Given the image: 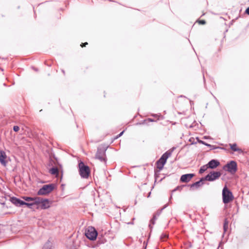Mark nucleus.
<instances>
[{
    "mask_svg": "<svg viewBox=\"0 0 249 249\" xmlns=\"http://www.w3.org/2000/svg\"><path fill=\"white\" fill-rule=\"evenodd\" d=\"M204 181H205L204 178H201L199 181H196L192 184L188 185V186L190 187L191 190H194V188L197 189L203 184V182Z\"/></svg>",
    "mask_w": 249,
    "mask_h": 249,
    "instance_id": "9b49d317",
    "label": "nucleus"
},
{
    "mask_svg": "<svg viewBox=\"0 0 249 249\" xmlns=\"http://www.w3.org/2000/svg\"><path fill=\"white\" fill-rule=\"evenodd\" d=\"M56 184L54 183H50L45 184L39 189L37 192L38 196H45L49 194L56 187Z\"/></svg>",
    "mask_w": 249,
    "mask_h": 249,
    "instance_id": "f257e3e1",
    "label": "nucleus"
},
{
    "mask_svg": "<svg viewBox=\"0 0 249 249\" xmlns=\"http://www.w3.org/2000/svg\"><path fill=\"white\" fill-rule=\"evenodd\" d=\"M233 199V195L227 186H225L222 190V199L224 204H228Z\"/></svg>",
    "mask_w": 249,
    "mask_h": 249,
    "instance_id": "7ed1b4c3",
    "label": "nucleus"
},
{
    "mask_svg": "<svg viewBox=\"0 0 249 249\" xmlns=\"http://www.w3.org/2000/svg\"><path fill=\"white\" fill-rule=\"evenodd\" d=\"M209 168L207 164L203 165L201 166L199 170V174L203 173L205 171H206Z\"/></svg>",
    "mask_w": 249,
    "mask_h": 249,
    "instance_id": "6ab92c4d",
    "label": "nucleus"
},
{
    "mask_svg": "<svg viewBox=\"0 0 249 249\" xmlns=\"http://www.w3.org/2000/svg\"><path fill=\"white\" fill-rule=\"evenodd\" d=\"M148 121L149 122H154L155 120L151 118H148L147 120H144V122Z\"/></svg>",
    "mask_w": 249,
    "mask_h": 249,
    "instance_id": "c756f323",
    "label": "nucleus"
},
{
    "mask_svg": "<svg viewBox=\"0 0 249 249\" xmlns=\"http://www.w3.org/2000/svg\"><path fill=\"white\" fill-rule=\"evenodd\" d=\"M149 226L150 228H152V227H151V224H150L149 225Z\"/></svg>",
    "mask_w": 249,
    "mask_h": 249,
    "instance_id": "58836bf2",
    "label": "nucleus"
},
{
    "mask_svg": "<svg viewBox=\"0 0 249 249\" xmlns=\"http://www.w3.org/2000/svg\"><path fill=\"white\" fill-rule=\"evenodd\" d=\"M43 198L40 197H34L33 198V203L36 205H37V206H39L42 200H43Z\"/></svg>",
    "mask_w": 249,
    "mask_h": 249,
    "instance_id": "4468645a",
    "label": "nucleus"
},
{
    "mask_svg": "<svg viewBox=\"0 0 249 249\" xmlns=\"http://www.w3.org/2000/svg\"><path fill=\"white\" fill-rule=\"evenodd\" d=\"M228 228V221L227 219H225L223 225V230L224 232H225Z\"/></svg>",
    "mask_w": 249,
    "mask_h": 249,
    "instance_id": "412c9836",
    "label": "nucleus"
},
{
    "mask_svg": "<svg viewBox=\"0 0 249 249\" xmlns=\"http://www.w3.org/2000/svg\"><path fill=\"white\" fill-rule=\"evenodd\" d=\"M168 238V234L167 233H162L160 236V239L162 241H164Z\"/></svg>",
    "mask_w": 249,
    "mask_h": 249,
    "instance_id": "aec40b11",
    "label": "nucleus"
},
{
    "mask_svg": "<svg viewBox=\"0 0 249 249\" xmlns=\"http://www.w3.org/2000/svg\"><path fill=\"white\" fill-rule=\"evenodd\" d=\"M156 163L157 164V168L160 170H161L163 169L164 166H162V164H161L160 163H158V161H157Z\"/></svg>",
    "mask_w": 249,
    "mask_h": 249,
    "instance_id": "393cba45",
    "label": "nucleus"
},
{
    "mask_svg": "<svg viewBox=\"0 0 249 249\" xmlns=\"http://www.w3.org/2000/svg\"><path fill=\"white\" fill-rule=\"evenodd\" d=\"M52 243L49 241L45 243L43 247V249H53L52 248Z\"/></svg>",
    "mask_w": 249,
    "mask_h": 249,
    "instance_id": "a211bd4d",
    "label": "nucleus"
},
{
    "mask_svg": "<svg viewBox=\"0 0 249 249\" xmlns=\"http://www.w3.org/2000/svg\"><path fill=\"white\" fill-rule=\"evenodd\" d=\"M166 207V206H165L161 210L160 212H157L156 214H155L154 215H156V218L159 216L160 214V212L163 209H164L165 207Z\"/></svg>",
    "mask_w": 249,
    "mask_h": 249,
    "instance_id": "c85d7f7f",
    "label": "nucleus"
},
{
    "mask_svg": "<svg viewBox=\"0 0 249 249\" xmlns=\"http://www.w3.org/2000/svg\"><path fill=\"white\" fill-rule=\"evenodd\" d=\"M25 204V202L24 201L22 200L19 199V207L21 206H22V205H24Z\"/></svg>",
    "mask_w": 249,
    "mask_h": 249,
    "instance_id": "bb28decb",
    "label": "nucleus"
},
{
    "mask_svg": "<svg viewBox=\"0 0 249 249\" xmlns=\"http://www.w3.org/2000/svg\"><path fill=\"white\" fill-rule=\"evenodd\" d=\"M49 173L53 175H58L59 174L58 169L56 167H53L49 170Z\"/></svg>",
    "mask_w": 249,
    "mask_h": 249,
    "instance_id": "2eb2a0df",
    "label": "nucleus"
},
{
    "mask_svg": "<svg viewBox=\"0 0 249 249\" xmlns=\"http://www.w3.org/2000/svg\"><path fill=\"white\" fill-rule=\"evenodd\" d=\"M175 148H172V150H168L165 152L157 161L158 163L162 164V166H164L166 162L167 159L171 155L172 152L174 150Z\"/></svg>",
    "mask_w": 249,
    "mask_h": 249,
    "instance_id": "6e6552de",
    "label": "nucleus"
},
{
    "mask_svg": "<svg viewBox=\"0 0 249 249\" xmlns=\"http://www.w3.org/2000/svg\"><path fill=\"white\" fill-rule=\"evenodd\" d=\"M178 188H179V187H177L176 189H175L173 190V191H176L177 190H178Z\"/></svg>",
    "mask_w": 249,
    "mask_h": 249,
    "instance_id": "e433bc0d",
    "label": "nucleus"
},
{
    "mask_svg": "<svg viewBox=\"0 0 249 249\" xmlns=\"http://www.w3.org/2000/svg\"><path fill=\"white\" fill-rule=\"evenodd\" d=\"M199 22L200 24H203V25H204L206 23V21L204 20H200L199 21Z\"/></svg>",
    "mask_w": 249,
    "mask_h": 249,
    "instance_id": "7c9ffc66",
    "label": "nucleus"
},
{
    "mask_svg": "<svg viewBox=\"0 0 249 249\" xmlns=\"http://www.w3.org/2000/svg\"><path fill=\"white\" fill-rule=\"evenodd\" d=\"M224 169L231 174H234L237 170V163L235 161L231 160L224 166Z\"/></svg>",
    "mask_w": 249,
    "mask_h": 249,
    "instance_id": "423d86ee",
    "label": "nucleus"
},
{
    "mask_svg": "<svg viewBox=\"0 0 249 249\" xmlns=\"http://www.w3.org/2000/svg\"><path fill=\"white\" fill-rule=\"evenodd\" d=\"M24 205L27 206L29 208L32 209V206H34V204L33 203V202H31V203H28V202H25V204Z\"/></svg>",
    "mask_w": 249,
    "mask_h": 249,
    "instance_id": "b1692460",
    "label": "nucleus"
},
{
    "mask_svg": "<svg viewBox=\"0 0 249 249\" xmlns=\"http://www.w3.org/2000/svg\"><path fill=\"white\" fill-rule=\"evenodd\" d=\"M198 142L200 143H201V144H203L208 147H212L213 146H212L211 144H209V143H206V142H205L204 141H203L202 140H198Z\"/></svg>",
    "mask_w": 249,
    "mask_h": 249,
    "instance_id": "5701e85b",
    "label": "nucleus"
},
{
    "mask_svg": "<svg viewBox=\"0 0 249 249\" xmlns=\"http://www.w3.org/2000/svg\"><path fill=\"white\" fill-rule=\"evenodd\" d=\"M6 155L5 152L3 150H0V162L4 166L6 165L7 162L5 161Z\"/></svg>",
    "mask_w": 249,
    "mask_h": 249,
    "instance_id": "ddd939ff",
    "label": "nucleus"
},
{
    "mask_svg": "<svg viewBox=\"0 0 249 249\" xmlns=\"http://www.w3.org/2000/svg\"><path fill=\"white\" fill-rule=\"evenodd\" d=\"M221 173L219 171H211L207 175L204 177L205 180L213 181L218 179L221 176Z\"/></svg>",
    "mask_w": 249,
    "mask_h": 249,
    "instance_id": "39448f33",
    "label": "nucleus"
},
{
    "mask_svg": "<svg viewBox=\"0 0 249 249\" xmlns=\"http://www.w3.org/2000/svg\"><path fill=\"white\" fill-rule=\"evenodd\" d=\"M50 207V201L48 199L43 198L40 203V205L37 206V209H41L45 210L49 208Z\"/></svg>",
    "mask_w": 249,
    "mask_h": 249,
    "instance_id": "1a4fd4ad",
    "label": "nucleus"
},
{
    "mask_svg": "<svg viewBox=\"0 0 249 249\" xmlns=\"http://www.w3.org/2000/svg\"><path fill=\"white\" fill-rule=\"evenodd\" d=\"M87 44H88V43H87V42H85V43H82V44H81V47H83L86 46V45H87Z\"/></svg>",
    "mask_w": 249,
    "mask_h": 249,
    "instance_id": "72a5a7b5",
    "label": "nucleus"
},
{
    "mask_svg": "<svg viewBox=\"0 0 249 249\" xmlns=\"http://www.w3.org/2000/svg\"><path fill=\"white\" fill-rule=\"evenodd\" d=\"M19 198H17L16 197H12L11 200L12 203L17 207H19Z\"/></svg>",
    "mask_w": 249,
    "mask_h": 249,
    "instance_id": "f3484780",
    "label": "nucleus"
},
{
    "mask_svg": "<svg viewBox=\"0 0 249 249\" xmlns=\"http://www.w3.org/2000/svg\"><path fill=\"white\" fill-rule=\"evenodd\" d=\"M245 13H246L247 14H248V15H249V7H248V8L246 9V11H245Z\"/></svg>",
    "mask_w": 249,
    "mask_h": 249,
    "instance_id": "473e14b6",
    "label": "nucleus"
},
{
    "mask_svg": "<svg viewBox=\"0 0 249 249\" xmlns=\"http://www.w3.org/2000/svg\"><path fill=\"white\" fill-rule=\"evenodd\" d=\"M124 132V131H122V132H121L119 134H118V135L117 136V137H116V139H117V138H118L119 137H121V136L123 134Z\"/></svg>",
    "mask_w": 249,
    "mask_h": 249,
    "instance_id": "2f4dec72",
    "label": "nucleus"
},
{
    "mask_svg": "<svg viewBox=\"0 0 249 249\" xmlns=\"http://www.w3.org/2000/svg\"><path fill=\"white\" fill-rule=\"evenodd\" d=\"M19 129V126L18 125H15L13 127V130L15 132H18Z\"/></svg>",
    "mask_w": 249,
    "mask_h": 249,
    "instance_id": "cd10ccee",
    "label": "nucleus"
},
{
    "mask_svg": "<svg viewBox=\"0 0 249 249\" xmlns=\"http://www.w3.org/2000/svg\"><path fill=\"white\" fill-rule=\"evenodd\" d=\"M230 145L231 149L233 151H238L240 153L242 152L241 149L237 147V145L236 143L230 144Z\"/></svg>",
    "mask_w": 249,
    "mask_h": 249,
    "instance_id": "dca6fc26",
    "label": "nucleus"
},
{
    "mask_svg": "<svg viewBox=\"0 0 249 249\" xmlns=\"http://www.w3.org/2000/svg\"><path fill=\"white\" fill-rule=\"evenodd\" d=\"M212 146H213L212 147H209L211 149H214L215 148H216V146L215 145H212Z\"/></svg>",
    "mask_w": 249,
    "mask_h": 249,
    "instance_id": "f704fd0d",
    "label": "nucleus"
},
{
    "mask_svg": "<svg viewBox=\"0 0 249 249\" xmlns=\"http://www.w3.org/2000/svg\"><path fill=\"white\" fill-rule=\"evenodd\" d=\"M195 176V174L193 173L186 174L181 176L180 181L182 182L187 183Z\"/></svg>",
    "mask_w": 249,
    "mask_h": 249,
    "instance_id": "9d476101",
    "label": "nucleus"
},
{
    "mask_svg": "<svg viewBox=\"0 0 249 249\" xmlns=\"http://www.w3.org/2000/svg\"><path fill=\"white\" fill-rule=\"evenodd\" d=\"M34 69L36 71H37V70L36 69H35H35Z\"/></svg>",
    "mask_w": 249,
    "mask_h": 249,
    "instance_id": "4c0bfd02",
    "label": "nucleus"
},
{
    "mask_svg": "<svg viewBox=\"0 0 249 249\" xmlns=\"http://www.w3.org/2000/svg\"><path fill=\"white\" fill-rule=\"evenodd\" d=\"M106 149L104 147H98L95 155L96 158L99 160L101 161L106 162Z\"/></svg>",
    "mask_w": 249,
    "mask_h": 249,
    "instance_id": "0eeeda50",
    "label": "nucleus"
},
{
    "mask_svg": "<svg viewBox=\"0 0 249 249\" xmlns=\"http://www.w3.org/2000/svg\"><path fill=\"white\" fill-rule=\"evenodd\" d=\"M152 116H153V117H157L158 116V115L154 114H152Z\"/></svg>",
    "mask_w": 249,
    "mask_h": 249,
    "instance_id": "c9c22d12",
    "label": "nucleus"
},
{
    "mask_svg": "<svg viewBox=\"0 0 249 249\" xmlns=\"http://www.w3.org/2000/svg\"><path fill=\"white\" fill-rule=\"evenodd\" d=\"M79 172L81 178H87L89 177L90 174V170L89 167L85 164L83 161H80L78 164Z\"/></svg>",
    "mask_w": 249,
    "mask_h": 249,
    "instance_id": "f03ea898",
    "label": "nucleus"
},
{
    "mask_svg": "<svg viewBox=\"0 0 249 249\" xmlns=\"http://www.w3.org/2000/svg\"><path fill=\"white\" fill-rule=\"evenodd\" d=\"M98 232L93 227H89L86 231L85 235L89 240H95L97 236Z\"/></svg>",
    "mask_w": 249,
    "mask_h": 249,
    "instance_id": "20e7f679",
    "label": "nucleus"
},
{
    "mask_svg": "<svg viewBox=\"0 0 249 249\" xmlns=\"http://www.w3.org/2000/svg\"><path fill=\"white\" fill-rule=\"evenodd\" d=\"M156 220V215H154L152 219H151V220H150V223L151 224H152L153 225H154L155 224V221Z\"/></svg>",
    "mask_w": 249,
    "mask_h": 249,
    "instance_id": "a878e982",
    "label": "nucleus"
},
{
    "mask_svg": "<svg viewBox=\"0 0 249 249\" xmlns=\"http://www.w3.org/2000/svg\"><path fill=\"white\" fill-rule=\"evenodd\" d=\"M33 198L34 197H30V196H24L22 197V198L26 201L29 202V201H32L33 202Z\"/></svg>",
    "mask_w": 249,
    "mask_h": 249,
    "instance_id": "4be33fe9",
    "label": "nucleus"
},
{
    "mask_svg": "<svg viewBox=\"0 0 249 249\" xmlns=\"http://www.w3.org/2000/svg\"><path fill=\"white\" fill-rule=\"evenodd\" d=\"M209 168L213 169L216 168L220 164V162L216 160H212L207 164Z\"/></svg>",
    "mask_w": 249,
    "mask_h": 249,
    "instance_id": "f8f14e48",
    "label": "nucleus"
}]
</instances>
